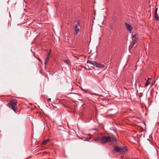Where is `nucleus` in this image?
Here are the masks:
<instances>
[{"mask_svg":"<svg viewBox=\"0 0 159 159\" xmlns=\"http://www.w3.org/2000/svg\"><path fill=\"white\" fill-rule=\"evenodd\" d=\"M110 134H111L110 133ZM112 136H102L101 139L100 140V143L102 144H105L107 143L117 141V139L115 136L112 134Z\"/></svg>","mask_w":159,"mask_h":159,"instance_id":"f257e3e1","label":"nucleus"},{"mask_svg":"<svg viewBox=\"0 0 159 159\" xmlns=\"http://www.w3.org/2000/svg\"><path fill=\"white\" fill-rule=\"evenodd\" d=\"M18 103L17 101L15 99H13L9 101L7 106L10 108L12 109L15 113H17V107L16 106Z\"/></svg>","mask_w":159,"mask_h":159,"instance_id":"f03ea898","label":"nucleus"},{"mask_svg":"<svg viewBox=\"0 0 159 159\" xmlns=\"http://www.w3.org/2000/svg\"><path fill=\"white\" fill-rule=\"evenodd\" d=\"M80 20H78L74 27V29L75 30L74 34L75 35H76L80 31V29L81 28V27L80 25Z\"/></svg>","mask_w":159,"mask_h":159,"instance_id":"7ed1b4c3","label":"nucleus"},{"mask_svg":"<svg viewBox=\"0 0 159 159\" xmlns=\"http://www.w3.org/2000/svg\"><path fill=\"white\" fill-rule=\"evenodd\" d=\"M91 64L96 67L99 68H102L104 67V66L103 64L95 61H93Z\"/></svg>","mask_w":159,"mask_h":159,"instance_id":"20e7f679","label":"nucleus"},{"mask_svg":"<svg viewBox=\"0 0 159 159\" xmlns=\"http://www.w3.org/2000/svg\"><path fill=\"white\" fill-rule=\"evenodd\" d=\"M125 25L126 28H127V30L131 32L132 29V27L130 25L127 24L126 22L125 23Z\"/></svg>","mask_w":159,"mask_h":159,"instance_id":"39448f33","label":"nucleus"},{"mask_svg":"<svg viewBox=\"0 0 159 159\" xmlns=\"http://www.w3.org/2000/svg\"><path fill=\"white\" fill-rule=\"evenodd\" d=\"M138 36V34L135 33L132 36V38H133V42H135L136 43L138 40L137 38L136 37V36Z\"/></svg>","mask_w":159,"mask_h":159,"instance_id":"423d86ee","label":"nucleus"},{"mask_svg":"<svg viewBox=\"0 0 159 159\" xmlns=\"http://www.w3.org/2000/svg\"><path fill=\"white\" fill-rule=\"evenodd\" d=\"M128 151V149L125 146L120 147V152H124Z\"/></svg>","mask_w":159,"mask_h":159,"instance_id":"0eeeda50","label":"nucleus"},{"mask_svg":"<svg viewBox=\"0 0 159 159\" xmlns=\"http://www.w3.org/2000/svg\"><path fill=\"white\" fill-rule=\"evenodd\" d=\"M136 43L134 42H132L129 46V50L130 51L132 49V48L134 47V45Z\"/></svg>","mask_w":159,"mask_h":159,"instance_id":"6e6552de","label":"nucleus"},{"mask_svg":"<svg viewBox=\"0 0 159 159\" xmlns=\"http://www.w3.org/2000/svg\"><path fill=\"white\" fill-rule=\"evenodd\" d=\"M49 57H46L44 61V64H45V69H46V66L47 65L48 63L49 60Z\"/></svg>","mask_w":159,"mask_h":159,"instance_id":"1a4fd4ad","label":"nucleus"},{"mask_svg":"<svg viewBox=\"0 0 159 159\" xmlns=\"http://www.w3.org/2000/svg\"><path fill=\"white\" fill-rule=\"evenodd\" d=\"M114 149L116 152H120V147H115L114 148Z\"/></svg>","mask_w":159,"mask_h":159,"instance_id":"9d476101","label":"nucleus"},{"mask_svg":"<svg viewBox=\"0 0 159 159\" xmlns=\"http://www.w3.org/2000/svg\"><path fill=\"white\" fill-rule=\"evenodd\" d=\"M154 17L155 18L156 20L157 21H158L159 20V18L157 13H155V14L154 15Z\"/></svg>","mask_w":159,"mask_h":159,"instance_id":"9b49d317","label":"nucleus"},{"mask_svg":"<svg viewBox=\"0 0 159 159\" xmlns=\"http://www.w3.org/2000/svg\"><path fill=\"white\" fill-rule=\"evenodd\" d=\"M100 140L101 139H100V138H99V137L93 139V141H95L96 142H99L100 143Z\"/></svg>","mask_w":159,"mask_h":159,"instance_id":"f8f14e48","label":"nucleus"},{"mask_svg":"<svg viewBox=\"0 0 159 159\" xmlns=\"http://www.w3.org/2000/svg\"><path fill=\"white\" fill-rule=\"evenodd\" d=\"M133 118L134 120L135 121H137L138 122H139V121L140 120V118L139 117H133Z\"/></svg>","mask_w":159,"mask_h":159,"instance_id":"ddd939ff","label":"nucleus"},{"mask_svg":"<svg viewBox=\"0 0 159 159\" xmlns=\"http://www.w3.org/2000/svg\"><path fill=\"white\" fill-rule=\"evenodd\" d=\"M64 62L68 65L71 64L70 61L69 60H66L64 61Z\"/></svg>","mask_w":159,"mask_h":159,"instance_id":"4468645a","label":"nucleus"},{"mask_svg":"<svg viewBox=\"0 0 159 159\" xmlns=\"http://www.w3.org/2000/svg\"><path fill=\"white\" fill-rule=\"evenodd\" d=\"M49 140H44L43 142L42 143V144L43 145H45L49 141Z\"/></svg>","mask_w":159,"mask_h":159,"instance_id":"2eb2a0df","label":"nucleus"},{"mask_svg":"<svg viewBox=\"0 0 159 159\" xmlns=\"http://www.w3.org/2000/svg\"><path fill=\"white\" fill-rule=\"evenodd\" d=\"M150 82L148 81V80H147L145 84V87H146L148 86V85L150 84Z\"/></svg>","mask_w":159,"mask_h":159,"instance_id":"dca6fc26","label":"nucleus"},{"mask_svg":"<svg viewBox=\"0 0 159 159\" xmlns=\"http://www.w3.org/2000/svg\"><path fill=\"white\" fill-rule=\"evenodd\" d=\"M137 83H138V86H139V87H143V86H142L141 85V84H140V83H139V82H138H138H136V83H135V84H136H136H137Z\"/></svg>","mask_w":159,"mask_h":159,"instance_id":"f3484780","label":"nucleus"},{"mask_svg":"<svg viewBox=\"0 0 159 159\" xmlns=\"http://www.w3.org/2000/svg\"><path fill=\"white\" fill-rule=\"evenodd\" d=\"M110 129L111 130H113L115 131V132L116 133V128H114L113 127H111L110 128Z\"/></svg>","mask_w":159,"mask_h":159,"instance_id":"a211bd4d","label":"nucleus"},{"mask_svg":"<svg viewBox=\"0 0 159 159\" xmlns=\"http://www.w3.org/2000/svg\"><path fill=\"white\" fill-rule=\"evenodd\" d=\"M92 94L93 95H98V96H101L102 95H100L99 94H98L95 93H92Z\"/></svg>","mask_w":159,"mask_h":159,"instance_id":"6ab92c4d","label":"nucleus"},{"mask_svg":"<svg viewBox=\"0 0 159 159\" xmlns=\"http://www.w3.org/2000/svg\"><path fill=\"white\" fill-rule=\"evenodd\" d=\"M92 61H90V60H88L87 61V63H90V64H92Z\"/></svg>","mask_w":159,"mask_h":159,"instance_id":"aec40b11","label":"nucleus"},{"mask_svg":"<svg viewBox=\"0 0 159 159\" xmlns=\"http://www.w3.org/2000/svg\"><path fill=\"white\" fill-rule=\"evenodd\" d=\"M91 139V137H89L88 138H87L86 139V140L87 141H89V140Z\"/></svg>","mask_w":159,"mask_h":159,"instance_id":"412c9836","label":"nucleus"},{"mask_svg":"<svg viewBox=\"0 0 159 159\" xmlns=\"http://www.w3.org/2000/svg\"><path fill=\"white\" fill-rule=\"evenodd\" d=\"M50 53H51V52H49L47 55V57H49V56H50Z\"/></svg>","mask_w":159,"mask_h":159,"instance_id":"4be33fe9","label":"nucleus"},{"mask_svg":"<svg viewBox=\"0 0 159 159\" xmlns=\"http://www.w3.org/2000/svg\"><path fill=\"white\" fill-rule=\"evenodd\" d=\"M35 57L37 59L40 61L41 62H42V61L41 60H40V59L39 58L37 57Z\"/></svg>","mask_w":159,"mask_h":159,"instance_id":"5701e85b","label":"nucleus"},{"mask_svg":"<svg viewBox=\"0 0 159 159\" xmlns=\"http://www.w3.org/2000/svg\"><path fill=\"white\" fill-rule=\"evenodd\" d=\"M157 8H156L155 9V13H157Z\"/></svg>","mask_w":159,"mask_h":159,"instance_id":"b1692460","label":"nucleus"},{"mask_svg":"<svg viewBox=\"0 0 159 159\" xmlns=\"http://www.w3.org/2000/svg\"><path fill=\"white\" fill-rule=\"evenodd\" d=\"M152 79L151 78H148V79L147 80H148V81H149L150 80H151V79Z\"/></svg>","mask_w":159,"mask_h":159,"instance_id":"393cba45","label":"nucleus"},{"mask_svg":"<svg viewBox=\"0 0 159 159\" xmlns=\"http://www.w3.org/2000/svg\"><path fill=\"white\" fill-rule=\"evenodd\" d=\"M82 67H83L85 69H86V70L87 69L86 68L85 66H82Z\"/></svg>","mask_w":159,"mask_h":159,"instance_id":"a878e982","label":"nucleus"},{"mask_svg":"<svg viewBox=\"0 0 159 159\" xmlns=\"http://www.w3.org/2000/svg\"><path fill=\"white\" fill-rule=\"evenodd\" d=\"M51 100V99L50 98H48L47 100L48 101H50Z\"/></svg>","mask_w":159,"mask_h":159,"instance_id":"bb28decb","label":"nucleus"},{"mask_svg":"<svg viewBox=\"0 0 159 159\" xmlns=\"http://www.w3.org/2000/svg\"><path fill=\"white\" fill-rule=\"evenodd\" d=\"M143 124H144V126H145V127H146V124H145V122H143Z\"/></svg>","mask_w":159,"mask_h":159,"instance_id":"cd10ccee","label":"nucleus"},{"mask_svg":"<svg viewBox=\"0 0 159 159\" xmlns=\"http://www.w3.org/2000/svg\"><path fill=\"white\" fill-rule=\"evenodd\" d=\"M123 158V157L122 156H121V157H120V158L121 159H122Z\"/></svg>","mask_w":159,"mask_h":159,"instance_id":"c85d7f7f","label":"nucleus"},{"mask_svg":"<svg viewBox=\"0 0 159 159\" xmlns=\"http://www.w3.org/2000/svg\"><path fill=\"white\" fill-rule=\"evenodd\" d=\"M132 137H133V138H134V139H135V138H136V137H134V136H132Z\"/></svg>","mask_w":159,"mask_h":159,"instance_id":"c756f323","label":"nucleus"},{"mask_svg":"<svg viewBox=\"0 0 159 159\" xmlns=\"http://www.w3.org/2000/svg\"><path fill=\"white\" fill-rule=\"evenodd\" d=\"M112 110V109H110V110H108V111H111V110Z\"/></svg>","mask_w":159,"mask_h":159,"instance_id":"7c9ffc66","label":"nucleus"},{"mask_svg":"<svg viewBox=\"0 0 159 159\" xmlns=\"http://www.w3.org/2000/svg\"><path fill=\"white\" fill-rule=\"evenodd\" d=\"M111 29H113L112 27H111Z\"/></svg>","mask_w":159,"mask_h":159,"instance_id":"2f4dec72","label":"nucleus"},{"mask_svg":"<svg viewBox=\"0 0 159 159\" xmlns=\"http://www.w3.org/2000/svg\"><path fill=\"white\" fill-rule=\"evenodd\" d=\"M93 129V130H96V129Z\"/></svg>","mask_w":159,"mask_h":159,"instance_id":"473e14b6","label":"nucleus"},{"mask_svg":"<svg viewBox=\"0 0 159 159\" xmlns=\"http://www.w3.org/2000/svg\"><path fill=\"white\" fill-rule=\"evenodd\" d=\"M153 84H152V85H151V86H152L153 85Z\"/></svg>","mask_w":159,"mask_h":159,"instance_id":"72a5a7b5","label":"nucleus"}]
</instances>
